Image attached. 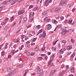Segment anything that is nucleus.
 I'll return each mask as SVG.
<instances>
[{"label":"nucleus","instance_id":"f257e3e1","mask_svg":"<svg viewBox=\"0 0 76 76\" xmlns=\"http://www.w3.org/2000/svg\"><path fill=\"white\" fill-rule=\"evenodd\" d=\"M46 37H47V35L45 31H43L42 34H40V38H41L42 37L43 38H45Z\"/></svg>","mask_w":76,"mask_h":76},{"label":"nucleus","instance_id":"09e8293b","mask_svg":"<svg viewBox=\"0 0 76 76\" xmlns=\"http://www.w3.org/2000/svg\"><path fill=\"white\" fill-rule=\"evenodd\" d=\"M27 56H29L30 55V53H29V52H28L27 53Z\"/></svg>","mask_w":76,"mask_h":76},{"label":"nucleus","instance_id":"e2e57ef3","mask_svg":"<svg viewBox=\"0 0 76 76\" xmlns=\"http://www.w3.org/2000/svg\"><path fill=\"white\" fill-rule=\"evenodd\" d=\"M61 50H63V51L64 52V51H65V50H66V48H64V49H62Z\"/></svg>","mask_w":76,"mask_h":76},{"label":"nucleus","instance_id":"4c0bfd02","mask_svg":"<svg viewBox=\"0 0 76 76\" xmlns=\"http://www.w3.org/2000/svg\"><path fill=\"white\" fill-rule=\"evenodd\" d=\"M27 20V18L26 17H24L23 18V21H26Z\"/></svg>","mask_w":76,"mask_h":76},{"label":"nucleus","instance_id":"72a5a7b5","mask_svg":"<svg viewBox=\"0 0 76 76\" xmlns=\"http://www.w3.org/2000/svg\"><path fill=\"white\" fill-rule=\"evenodd\" d=\"M62 42L63 43H64V45L66 44V41L64 40H62Z\"/></svg>","mask_w":76,"mask_h":76},{"label":"nucleus","instance_id":"c756f323","mask_svg":"<svg viewBox=\"0 0 76 76\" xmlns=\"http://www.w3.org/2000/svg\"><path fill=\"white\" fill-rule=\"evenodd\" d=\"M50 59H51V60H52V61L53 60L52 59H53L54 58V55L53 54L52 56L50 57Z\"/></svg>","mask_w":76,"mask_h":76},{"label":"nucleus","instance_id":"7c9ffc66","mask_svg":"<svg viewBox=\"0 0 76 76\" xmlns=\"http://www.w3.org/2000/svg\"><path fill=\"white\" fill-rule=\"evenodd\" d=\"M19 42V40H18V39H17L15 40V42Z\"/></svg>","mask_w":76,"mask_h":76},{"label":"nucleus","instance_id":"b1692460","mask_svg":"<svg viewBox=\"0 0 76 76\" xmlns=\"http://www.w3.org/2000/svg\"><path fill=\"white\" fill-rule=\"evenodd\" d=\"M14 18V16H13L10 19L11 20V22H12V21H13V20H14V18Z\"/></svg>","mask_w":76,"mask_h":76},{"label":"nucleus","instance_id":"f3484780","mask_svg":"<svg viewBox=\"0 0 76 76\" xmlns=\"http://www.w3.org/2000/svg\"><path fill=\"white\" fill-rule=\"evenodd\" d=\"M41 28V26L40 25H39L35 27V28H37V29H40V28Z\"/></svg>","mask_w":76,"mask_h":76},{"label":"nucleus","instance_id":"5701e85b","mask_svg":"<svg viewBox=\"0 0 76 76\" xmlns=\"http://www.w3.org/2000/svg\"><path fill=\"white\" fill-rule=\"evenodd\" d=\"M7 71L8 72H11V71H12L11 68H8L7 69Z\"/></svg>","mask_w":76,"mask_h":76},{"label":"nucleus","instance_id":"393cba45","mask_svg":"<svg viewBox=\"0 0 76 76\" xmlns=\"http://www.w3.org/2000/svg\"><path fill=\"white\" fill-rule=\"evenodd\" d=\"M16 72V69H14V70H13L12 72V74H15V72Z\"/></svg>","mask_w":76,"mask_h":76},{"label":"nucleus","instance_id":"9b49d317","mask_svg":"<svg viewBox=\"0 0 76 76\" xmlns=\"http://www.w3.org/2000/svg\"><path fill=\"white\" fill-rule=\"evenodd\" d=\"M60 8H56L55 10V13H58V12H59V11L60 10Z\"/></svg>","mask_w":76,"mask_h":76},{"label":"nucleus","instance_id":"37998d69","mask_svg":"<svg viewBox=\"0 0 76 76\" xmlns=\"http://www.w3.org/2000/svg\"><path fill=\"white\" fill-rule=\"evenodd\" d=\"M76 54V53H74L72 55V57H75V54Z\"/></svg>","mask_w":76,"mask_h":76},{"label":"nucleus","instance_id":"338daca9","mask_svg":"<svg viewBox=\"0 0 76 76\" xmlns=\"http://www.w3.org/2000/svg\"><path fill=\"white\" fill-rule=\"evenodd\" d=\"M31 45H34L35 44V43H34V42L31 43Z\"/></svg>","mask_w":76,"mask_h":76},{"label":"nucleus","instance_id":"f704fd0d","mask_svg":"<svg viewBox=\"0 0 76 76\" xmlns=\"http://www.w3.org/2000/svg\"><path fill=\"white\" fill-rule=\"evenodd\" d=\"M52 22H54V23H55L56 22V20L55 19H52Z\"/></svg>","mask_w":76,"mask_h":76},{"label":"nucleus","instance_id":"13d9d810","mask_svg":"<svg viewBox=\"0 0 76 76\" xmlns=\"http://www.w3.org/2000/svg\"><path fill=\"white\" fill-rule=\"evenodd\" d=\"M69 65H67L66 66V70H67V69H69Z\"/></svg>","mask_w":76,"mask_h":76},{"label":"nucleus","instance_id":"20e7f679","mask_svg":"<svg viewBox=\"0 0 76 76\" xmlns=\"http://www.w3.org/2000/svg\"><path fill=\"white\" fill-rule=\"evenodd\" d=\"M47 29L48 30H50V29H51V28H52V26H51V25L50 24H48L47 25Z\"/></svg>","mask_w":76,"mask_h":76},{"label":"nucleus","instance_id":"473e14b6","mask_svg":"<svg viewBox=\"0 0 76 76\" xmlns=\"http://www.w3.org/2000/svg\"><path fill=\"white\" fill-rule=\"evenodd\" d=\"M71 41L72 43H75V41H74V40H73V39L71 38Z\"/></svg>","mask_w":76,"mask_h":76},{"label":"nucleus","instance_id":"cd10ccee","mask_svg":"<svg viewBox=\"0 0 76 76\" xmlns=\"http://www.w3.org/2000/svg\"><path fill=\"white\" fill-rule=\"evenodd\" d=\"M37 39V37L34 38L32 40V42H35L36 41V39Z\"/></svg>","mask_w":76,"mask_h":76},{"label":"nucleus","instance_id":"0e129e2a","mask_svg":"<svg viewBox=\"0 0 76 76\" xmlns=\"http://www.w3.org/2000/svg\"><path fill=\"white\" fill-rule=\"evenodd\" d=\"M34 53H31V56H32L33 55H34Z\"/></svg>","mask_w":76,"mask_h":76},{"label":"nucleus","instance_id":"39448f33","mask_svg":"<svg viewBox=\"0 0 76 76\" xmlns=\"http://www.w3.org/2000/svg\"><path fill=\"white\" fill-rule=\"evenodd\" d=\"M55 71L54 70H51L50 72V73L49 74V76H53V75L55 73Z\"/></svg>","mask_w":76,"mask_h":76},{"label":"nucleus","instance_id":"e433bc0d","mask_svg":"<svg viewBox=\"0 0 76 76\" xmlns=\"http://www.w3.org/2000/svg\"><path fill=\"white\" fill-rule=\"evenodd\" d=\"M1 56H4V51H2V52L1 53Z\"/></svg>","mask_w":76,"mask_h":76},{"label":"nucleus","instance_id":"ea45409f","mask_svg":"<svg viewBox=\"0 0 76 76\" xmlns=\"http://www.w3.org/2000/svg\"><path fill=\"white\" fill-rule=\"evenodd\" d=\"M37 70H39L40 69V67H39V66H38L37 67Z\"/></svg>","mask_w":76,"mask_h":76},{"label":"nucleus","instance_id":"bb28decb","mask_svg":"<svg viewBox=\"0 0 76 76\" xmlns=\"http://www.w3.org/2000/svg\"><path fill=\"white\" fill-rule=\"evenodd\" d=\"M63 53H64V52L63 51V50H62V49H61V50L60 51V54H63Z\"/></svg>","mask_w":76,"mask_h":76},{"label":"nucleus","instance_id":"dca6fc26","mask_svg":"<svg viewBox=\"0 0 76 76\" xmlns=\"http://www.w3.org/2000/svg\"><path fill=\"white\" fill-rule=\"evenodd\" d=\"M39 9V7L38 6H36L34 9L35 11L38 10Z\"/></svg>","mask_w":76,"mask_h":76},{"label":"nucleus","instance_id":"a18cd8bd","mask_svg":"<svg viewBox=\"0 0 76 76\" xmlns=\"http://www.w3.org/2000/svg\"><path fill=\"white\" fill-rule=\"evenodd\" d=\"M22 53H20L19 55V57H22Z\"/></svg>","mask_w":76,"mask_h":76},{"label":"nucleus","instance_id":"774afa93","mask_svg":"<svg viewBox=\"0 0 76 76\" xmlns=\"http://www.w3.org/2000/svg\"><path fill=\"white\" fill-rule=\"evenodd\" d=\"M57 28H60V25H58L57 26Z\"/></svg>","mask_w":76,"mask_h":76},{"label":"nucleus","instance_id":"49530a36","mask_svg":"<svg viewBox=\"0 0 76 76\" xmlns=\"http://www.w3.org/2000/svg\"><path fill=\"white\" fill-rule=\"evenodd\" d=\"M70 54H71V52H68L67 53V55H68V56H69Z\"/></svg>","mask_w":76,"mask_h":76},{"label":"nucleus","instance_id":"a211bd4d","mask_svg":"<svg viewBox=\"0 0 76 76\" xmlns=\"http://www.w3.org/2000/svg\"><path fill=\"white\" fill-rule=\"evenodd\" d=\"M39 50V47L38 46H37L36 48L35 49V50L36 51H38Z\"/></svg>","mask_w":76,"mask_h":76},{"label":"nucleus","instance_id":"412c9836","mask_svg":"<svg viewBox=\"0 0 76 76\" xmlns=\"http://www.w3.org/2000/svg\"><path fill=\"white\" fill-rule=\"evenodd\" d=\"M74 70H75V69L74 68V67H72L70 71L71 73H73V72H74Z\"/></svg>","mask_w":76,"mask_h":76},{"label":"nucleus","instance_id":"bf43d9fd","mask_svg":"<svg viewBox=\"0 0 76 76\" xmlns=\"http://www.w3.org/2000/svg\"><path fill=\"white\" fill-rule=\"evenodd\" d=\"M30 41H27L26 42V44H29V43H30Z\"/></svg>","mask_w":76,"mask_h":76},{"label":"nucleus","instance_id":"f03ea898","mask_svg":"<svg viewBox=\"0 0 76 76\" xmlns=\"http://www.w3.org/2000/svg\"><path fill=\"white\" fill-rule=\"evenodd\" d=\"M51 61H52V60H50L48 63V66H49L50 65V67H53V65H54L53 62H51Z\"/></svg>","mask_w":76,"mask_h":76},{"label":"nucleus","instance_id":"5fc2aeb1","mask_svg":"<svg viewBox=\"0 0 76 76\" xmlns=\"http://www.w3.org/2000/svg\"><path fill=\"white\" fill-rule=\"evenodd\" d=\"M23 64L20 65V68H22V67H23Z\"/></svg>","mask_w":76,"mask_h":76},{"label":"nucleus","instance_id":"58836bf2","mask_svg":"<svg viewBox=\"0 0 76 76\" xmlns=\"http://www.w3.org/2000/svg\"><path fill=\"white\" fill-rule=\"evenodd\" d=\"M33 8V5H30L28 8V9H31V8Z\"/></svg>","mask_w":76,"mask_h":76},{"label":"nucleus","instance_id":"de8ad7c7","mask_svg":"<svg viewBox=\"0 0 76 76\" xmlns=\"http://www.w3.org/2000/svg\"><path fill=\"white\" fill-rule=\"evenodd\" d=\"M12 57V55L10 54H9L8 56V58H10Z\"/></svg>","mask_w":76,"mask_h":76},{"label":"nucleus","instance_id":"680f3d73","mask_svg":"<svg viewBox=\"0 0 76 76\" xmlns=\"http://www.w3.org/2000/svg\"><path fill=\"white\" fill-rule=\"evenodd\" d=\"M16 23H15L14 24H13V25H12V26H15L16 25Z\"/></svg>","mask_w":76,"mask_h":76},{"label":"nucleus","instance_id":"1a4fd4ad","mask_svg":"<svg viewBox=\"0 0 76 76\" xmlns=\"http://www.w3.org/2000/svg\"><path fill=\"white\" fill-rule=\"evenodd\" d=\"M44 20L46 22H50V20L48 19V17H46L45 18Z\"/></svg>","mask_w":76,"mask_h":76},{"label":"nucleus","instance_id":"2f4dec72","mask_svg":"<svg viewBox=\"0 0 76 76\" xmlns=\"http://www.w3.org/2000/svg\"><path fill=\"white\" fill-rule=\"evenodd\" d=\"M42 32V29H41L38 32V34H40V33H41Z\"/></svg>","mask_w":76,"mask_h":76},{"label":"nucleus","instance_id":"ddd939ff","mask_svg":"<svg viewBox=\"0 0 76 76\" xmlns=\"http://www.w3.org/2000/svg\"><path fill=\"white\" fill-rule=\"evenodd\" d=\"M72 48V46L71 45H69L67 47V50H71Z\"/></svg>","mask_w":76,"mask_h":76},{"label":"nucleus","instance_id":"9d476101","mask_svg":"<svg viewBox=\"0 0 76 76\" xmlns=\"http://www.w3.org/2000/svg\"><path fill=\"white\" fill-rule=\"evenodd\" d=\"M42 72H43V70H42V69H40L39 70H38L37 71V73L39 75V74L42 73Z\"/></svg>","mask_w":76,"mask_h":76},{"label":"nucleus","instance_id":"3c124183","mask_svg":"<svg viewBox=\"0 0 76 76\" xmlns=\"http://www.w3.org/2000/svg\"><path fill=\"white\" fill-rule=\"evenodd\" d=\"M45 60H47V59H48V56H46L45 57Z\"/></svg>","mask_w":76,"mask_h":76},{"label":"nucleus","instance_id":"aec40b11","mask_svg":"<svg viewBox=\"0 0 76 76\" xmlns=\"http://www.w3.org/2000/svg\"><path fill=\"white\" fill-rule=\"evenodd\" d=\"M61 34V35H65L66 34L65 31H64V30H63L62 31Z\"/></svg>","mask_w":76,"mask_h":76},{"label":"nucleus","instance_id":"f8f14e48","mask_svg":"<svg viewBox=\"0 0 76 76\" xmlns=\"http://www.w3.org/2000/svg\"><path fill=\"white\" fill-rule=\"evenodd\" d=\"M66 72V71H62L61 72H60L59 75V76H61V75Z\"/></svg>","mask_w":76,"mask_h":76},{"label":"nucleus","instance_id":"6e6552de","mask_svg":"<svg viewBox=\"0 0 76 76\" xmlns=\"http://www.w3.org/2000/svg\"><path fill=\"white\" fill-rule=\"evenodd\" d=\"M48 1H49V0H45V6H48L49 5V4L50 3V2H48Z\"/></svg>","mask_w":76,"mask_h":76},{"label":"nucleus","instance_id":"6ab92c4d","mask_svg":"<svg viewBox=\"0 0 76 76\" xmlns=\"http://www.w3.org/2000/svg\"><path fill=\"white\" fill-rule=\"evenodd\" d=\"M47 15V12H44L43 13V16H46Z\"/></svg>","mask_w":76,"mask_h":76},{"label":"nucleus","instance_id":"c85d7f7f","mask_svg":"<svg viewBox=\"0 0 76 76\" xmlns=\"http://www.w3.org/2000/svg\"><path fill=\"white\" fill-rule=\"evenodd\" d=\"M7 3V1H4L2 3V4H6Z\"/></svg>","mask_w":76,"mask_h":76},{"label":"nucleus","instance_id":"6e6d98bb","mask_svg":"<svg viewBox=\"0 0 76 76\" xmlns=\"http://www.w3.org/2000/svg\"><path fill=\"white\" fill-rule=\"evenodd\" d=\"M8 28V27H5L4 28V30H7Z\"/></svg>","mask_w":76,"mask_h":76},{"label":"nucleus","instance_id":"052dcab7","mask_svg":"<svg viewBox=\"0 0 76 76\" xmlns=\"http://www.w3.org/2000/svg\"><path fill=\"white\" fill-rule=\"evenodd\" d=\"M38 58H39V59H40V60H42V57H39Z\"/></svg>","mask_w":76,"mask_h":76},{"label":"nucleus","instance_id":"69168bd1","mask_svg":"<svg viewBox=\"0 0 76 76\" xmlns=\"http://www.w3.org/2000/svg\"><path fill=\"white\" fill-rule=\"evenodd\" d=\"M32 32L33 34H35V32L34 31H32Z\"/></svg>","mask_w":76,"mask_h":76},{"label":"nucleus","instance_id":"a878e982","mask_svg":"<svg viewBox=\"0 0 76 76\" xmlns=\"http://www.w3.org/2000/svg\"><path fill=\"white\" fill-rule=\"evenodd\" d=\"M72 21V20H69L68 21V23L69 24H71Z\"/></svg>","mask_w":76,"mask_h":76},{"label":"nucleus","instance_id":"79ce46f5","mask_svg":"<svg viewBox=\"0 0 76 76\" xmlns=\"http://www.w3.org/2000/svg\"><path fill=\"white\" fill-rule=\"evenodd\" d=\"M18 1V2H21V1H24L25 0H17Z\"/></svg>","mask_w":76,"mask_h":76},{"label":"nucleus","instance_id":"2eb2a0df","mask_svg":"<svg viewBox=\"0 0 76 76\" xmlns=\"http://www.w3.org/2000/svg\"><path fill=\"white\" fill-rule=\"evenodd\" d=\"M34 20V17H32L28 21L29 22H32L33 21V20Z\"/></svg>","mask_w":76,"mask_h":76},{"label":"nucleus","instance_id":"0eeeda50","mask_svg":"<svg viewBox=\"0 0 76 76\" xmlns=\"http://www.w3.org/2000/svg\"><path fill=\"white\" fill-rule=\"evenodd\" d=\"M60 3L59 4L60 6H62V5H64L66 3V1H64L63 0H62L60 1Z\"/></svg>","mask_w":76,"mask_h":76},{"label":"nucleus","instance_id":"a19ab883","mask_svg":"<svg viewBox=\"0 0 76 76\" xmlns=\"http://www.w3.org/2000/svg\"><path fill=\"white\" fill-rule=\"evenodd\" d=\"M3 8V7H0V12H1V10H2V9Z\"/></svg>","mask_w":76,"mask_h":76},{"label":"nucleus","instance_id":"4468645a","mask_svg":"<svg viewBox=\"0 0 76 76\" xmlns=\"http://www.w3.org/2000/svg\"><path fill=\"white\" fill-rule=\"evenodd\" d=\"M34 12H31L30 14V16L29 18H32V17H33V16H34Z\"/></svg>","mask_w":76,"mask_h":76},{"label":"nucleus","instance_id":"603ef678","mask_svg":"<svg viewBox=\"0 0 76 76\" xmlns=\"http://www.w3.org/2000/svg\"><path fill=\"white\" fill-rule=\"evenodd\" d=\"M75 10H76V9H75V8H73L72 10V11L73 12H75Z\"/></svg>","mask_w":76,"mask_h":76},{"label":"nucleus","instance_id":"c9c22d12","mask_svg":"<svg viewBox=\"0 0 76 76\" xmlns=\"http://www.w3.org/2000/svg\"><path fill=\"white\" fill-rule=\"evenodd\" d=\"M5 19L6 21H7V20H9V18H8L7 17H5Z\"/></svg>","mask_w":76,"mask_h":76},{"label":"nucleus","instance_id":"8fccbe9b","mask_svg":"<svg viewBox=\"0 0 76 76\" xmlns=\"http://www.w3.org/2000/svg\"><path fill=\"white\" fill-rule=\"evenodd\" d=\"M64 67V65H62L61 66V69H63Z\"/></svg>","mask_w":76,"mask_h":76},{"label":"nucleus","instance_id":"423d86ee","mask_svg":"<svg viewBox=\"0 0 76 76\" xmlns=\"http://www.w3.org/2000/svg\"><path fill=\"white\" fill-rule=\"evenodd\" d=\"M16 2H18V0H12L11 1V4L13 5V4H14Z\"/></svg>","mask_w":76,"mask_h":76},{"label":"nucleus","instance_id":"c03bdc74","mask_svg":"<svg viewBox=\"0 0 76 76\" xmlns=\"http://www.w3.org/2000/svg\"><path fill=\"white\" fill-rule=\"evenodd\" d=\"M71 4H69L68 5V7L69 8H70V6H71Z\"/></svg>","mask_w":76,"mask_h":76},{"label":"nucleus","instance_id":"4d7b16f0","mask_svg":"<svg viewBox=\"0 0 76 76\" xmlns=\"http://www.w3.org/2000/svg\"><path fill=\"white\" fill-rule=\"evenodd\" d=\"M53 45L54 46V45H56V42H54L53 43Z\"/></svg>","mask_w":76,"mask_h":76},{"label":"nucleus","instance_id":"7ed1b4c3","mask_svg":"<svg viewBox=\"0 0 76 76\" xmlns=\"http://www.w3.org/2000/svg\"><path fill=\"white\" fill-rule=\"evenodd\" d=\"M25 11L21 10L18 12V15H19L20 14H23V13H25Z\"/></svg>","mask_w":76,"mask_h":76},{"label":"nucleus","instance_id":"864d4df0","mask_svg":"<svg viewBox=\"0 0 76 76\" xmlns=\"http://www.w3.org/2000/svg\"><path fill=\"white\" fill-rule=\"evenodd\" d=\"M61 18L62 20H63L64 19V17L61 16Z\"/></svg>","mask_w":76,"mask_h":76},{"label":"nucleus","instance_id":"4be33fe9","mask_svg":"<svg viewBox=\"0 0 76 76\" xmlns=\"http://www.w3.org/2000/svg\"><path fill=\"white\" fill-rule=\"evenodd\" d=\"M45 49V44L44 45L43 48H42L41 50L42 51H44Z\"/></svg>","mask_w":76,"mask_h":76}]
</instances>
